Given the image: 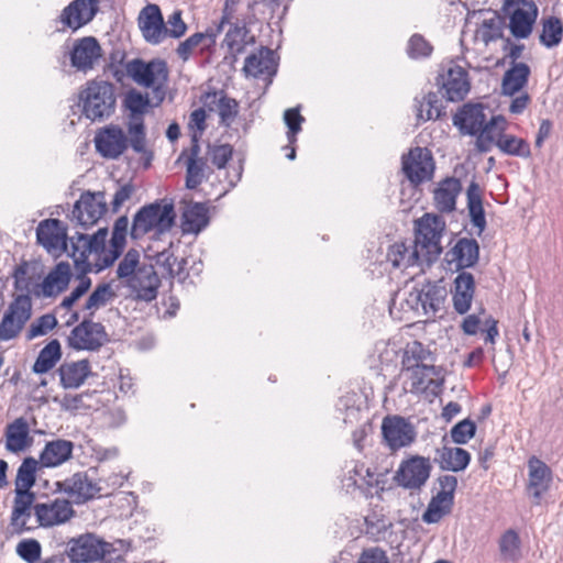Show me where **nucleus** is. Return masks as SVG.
I'll use <instances>...</instances> for the list:
<instances>
[{"mask_svg":"<svg viewBox=\"0 0 563 563\" xmlns=\"http://www.w3.org/2000/svg\"><path fill=\"white\" fill-rule=\"evenodd\" d=\"M129 220L125 216L114 222L112 235L107 245L108 229H99L92 236L78 233L73 238L71 257L82 272H100L111 266L122 254L126 244Z\"/></svg>","mask_w":563,"mask_h":563,"instance_id":"1","label":"nucleus"},{"mask_svg":"<svg viewBox=\"0 0 563 563\" xmlns=\"http://www.w3.org/2000/svg\"><path fill=\"white\" fill-rule=\"evenodd\" d=\"M431 352L419 341L407 343L401 357V375L405 388L426 398H435L441 395L444 376L441 368L433 364Z\"/></svg>","mask_w":563,"mask_h":563,"instance_id":"2","label":"nucleus"},{"mask_svg":"<svg viewBox=\"0 0 563 563\" xmlns=\"http://www.w3.org/2000/svg\"><path fill=\"white\" fill-rule=\"evenodd\" d=\"M508 122L503 115H494L488 121V129L475 141V147L481 153L492 150L493 145L509 156L528 158L531 156L530 144L522 137L507 134Z\"/></svg>","mask_w":563,"mask_h":563,"instance_id":"3","label":"nucleus"},{"mask_svg":"<svg viewBox=\"0 0 563 563\" xmlns=\"http://www.w3.org/2000/svg\"><path fill=\"white\" fill-rule=\"evenodd\" d=\"M66 554L71 563H123L112 543L89 532L71 538Z\"/></svg>","mask_w":563,"mask_h":563,"instance_id":"4","label":"nucleus"},{"mask_svg":"<svg viewBox=\"0 0 563 563\" xmlns=\"http://www.w3.org/2000/svg\"><path fill=\"white\" fill-rule=\"evenodd\" d=\"M124 68L135 84L152 89L156 104L163 102L169 75L166 62L162 59L144 62L134 58L125 63Z\"/></svg>","mask_w":563,"mask_h":563,"instance_id":"5","label":"nucleus"},{"mask_svg":"<svg viewBox=\"0 0 563 563\" xmlns=\"http://www.w3.org/2000/svg\"><path fill=\"white\" fill-rule=\"evenodd\" d=\"M445 221L441 216L424 213L415 221V241L421 261L431 263L442 253V238L445 231Z\"/></svg>","mask_w":563,"mask_h":563,"instance_id":"6","label":"nucleus"},{"mask_svg":"<svg viewBox=\"0 0 563 563\" xmlns=\"http://www.w3.org/2000/svg\"><path fill=\"white\" fill-rule=\"evenodd\" d=\"M82 113L91 121L109 118L115 109V87L106 80H89L80 91Z\"/></svg>","mask_w":563,"mask_h":563,"instance_id":"7","label":"nucleus"},{"mask_svg":"<svg viewBox=\"0 0 563 563\" xmlns=\"http://www.w3.org/2000/svg\"><path fill=\"white\" fill-rule=\"evenodd\" d=\"M174 206L167 202H155L143 207L133 219L131 235L134 239L153 232L161 235L169 231L175 222Z\"/></svg>","mask_w":563,"mask_h":563,"instance_id":"8","label":"nucleus"},{"mask_svg":"<svg viewBox=\"0 0 563 563\" xmlns=\"http://www.w3.org/2000/svg\"><path fill=\"white\" fill-rule=\"evenodd\" d=\"M123 107L129 112L128 133L131 146L135 152L143 153L145 151L144 115L151 107L148 95L131 89L124 96Z\"/></svg>","mask_w":563,"mask_h":563,"instance_id":"9","label":"nucleus"},{"mask_svg":"<svg viewBox=\"0 0 563 563\" xmlns=\"http://www.w3.org/2000/svg\"><path fill=\"white\" fill-rule=\"evenodd\" d=\"M33 302L29 294L12 296L0 321V341H10L20 335L32 317Z\"/></svg>","mask_w":563,"mask_h":563,"instance_id":"10","label":"nucleus"},{"mask_svg":"<svg viewBox=\"0 0 563 563\" xmlns=\"http://www.w3.org/2000/svg\"><path fill=\"white\" fill-rule=\"evenodd\" d=\"M446 290L444 287L428 283L413 287L405 298V305L415 312H422L427 320L434 319L444 308Z\"/></svg>","mask_w":563,"mask_h":563,"instance_id":"11","label":"nucleus"},{"mask_svg":"<svg viewBox=\"0 0 563 563\" xmlns=\"http://www.w3.org/2000/svg\"><path fill=\"white\" fill-rule=\"evenodd\" d=\"M401 168L415 187L432 179L435 164L432 153L427 147H413L401 157Z\"/></svg>","mask_w":563,"mask_h":563,"instance_id":"12","label":"nucleus"},{"mask_svg":"<svg viewBox=\"0 0 563 563\" xmlns=\"http://www.w3.org/2000/svg\"><path fill=\"white\" fill-rule=\"evenodd\" d=\"M432 464L429 457L411 455L401 461L394 475L398 486L406 489H420L430 477Z\"/></svg>","mask_w":563,"mask_h":563,"instance_id":"13","label":"nucleus"},{"mask_svg":"<svg viewBox=\"0 0 563 563\" xmlns=\"http://www.w3.org/2000/svg\"><path fill=\"white\" fill-rule=\"evenodd\" d=\"M108 205L104 191H84L73 209V218L84 229H89L107 213Z\"/></svg>","mask_w":563,"mask_h":563,"instance_id":"14","label":"nucleus"},{"mask_svg":"<svg viewBox=\"0 0 563 563\" xmlns=\"http://www.w3.org/2000/svg\"><path fill=\"white\" fill-rule=\"evenodd\" d=\"M439 490L431 498L422 519L427 523L440 521L445 515L450 514L454 493L457 487V478L453 475H442L438 478Z\"/></svg>","mask_w":563,"mask_h":563,"instance_id":"15","label":"nucleus"},{"mask_svg":"<svg viewBox=\"0 0 563 563\" xmlns=\"http://www.w3.org/2000/svg\"><path fill=\"white\" fill-rule=\"evenodd\" d=\"M440 91L449 101H462L471 89L468 73L462 66L450 62L443 66L438 78Z\"/></svg>","mask_w":563,"mask_h":563,"instance_id":"16","label":"nucleus"},{"mask_svg":"<svg viewBox=\"0 0 563 563\" xmlns=\"http://www.w3.org/2000/svg\"><path fill=\"white\" fill-rule=\"evenodd\" d=\"M382 433L391 451L411 445L417 438L415 427L400 416L385 417L382 422Z\"/></svg>","mask_w":563,"mask_h":563,"instance_id":"17","label":"nucleus"},{"mask_svg":"<svg viewBox=\"0 0 563 563\" xmlns=\"http://www.w3.org/2000/svg\"><path fill=\"white\" fill-rule=\"evenodd\" d=\"M35 494L14 495L9 522L12 534L20 536L40 527L35 519L32 520V516H35Z\"/></svg>","mask_w":563,"mask_h":563,"instance_id":"18","label":"nucleus"},{"mask_svg":"<svg viewBox=\"0 0 563 563\" xmlns=\"http://www.w3.org/2000/svg\"><path fill=\"white\" fill-rule=\"evenodd\" d=\"M76 511L65 498H55L35 504V523L42 528H53L68 522Z\"/></svg>","mask_w":563,"mask_h":563,"instance_id":"19","label":"nucleus"},{"mask_svg":"<svg viewBox=\"0 0 563 563\" xmlns=\"http://www.w3.org/2000/svg\"><path fill=\"white\" fill-rule=\"evenodd\" d=\"M67 341L75 350L96 351L107 341V332L101 323L85 319L70 331Z\"/></svg>","mask_w":563,"mask_h":563,"instance_id":"20","label":"nucleus"},{"mask_svg":"<svg viewBox=\"0 0 563 563\" xmlns=\"http://www.w3.org/2000/svg\"><path fill=\"white\" fill-rule=\"evenodd\" d=\"M124 131L119 125H107L100 129L95 136L97 152L104 158L115 159L121 156L129 146Z\"/></svg>","mask_w":563,"mask_h":563,"instance_id":"21","label":"nucleus"},{"mask_svg":"<svg viewBox=\"0 0 563 563\" xmlns=\"http://www.w3.org/2000/svg\"><path fill=\"white\" fill-rule=\"evenodd\" d=\"M98 12L96 0H74L63 9L58 16L62 30L77 31L88 24Z\"/></svg>","mask_w":563,"mask_h":563,"instance_id":"22","label":"nucleus"},{"mask_svg":"<svg viewBox=\"0 0 563 563\" xmlns=\"http://www.w3.org/2000/svg\"><path fill=\"white\" fill-rule=\"evenodd\" d=\"M4 448L13 454L30 450L34 443L31 426L25 417H18L9 422L3 431Z\"/></svg>","mask_w":563,"mask_h":563,"instance_id":"23","label":"nucleus"},{"mask_svg":"<svg viewBox=\"0 0 563 563\" xmlns=\"http://www.w3.org/2000/svg\"><path fill=\"white\" fill-rule=\"evenodd\" d=\"M56 489L68 495L77 504L95 498L100 492L98 484L85 472L75 473L64 481L56 482Z\"/></svg>","mask_w":563,"mask_h":563,"instance_id":"24","label":"nucleus"},{"mask_svg":"<svg viewBox=\"0 0 563 563\" xmlns=\"http://www.w3.org/2000/svg\"><path fill=\"white\" fill-rule=\"evenodd\" d=\"M67 229L58 219H46L36 229L37 242L49 253L60 254L67 247Z\"/></svg>","mask_w":563,"mask_h":563,"instance_id":"25","label":"nucleus"},{"mask_svg":"<svg viewBox=\"0 0 563 563\" xmlns=\"http://www.w3.org/2000/svg\"><path fill=\"white\" fill-rule=\"evenodd\" d=\"M73 272L67 262L57 263L35 288V297L51 298L65 291L71 279Z\"/></svg>","mask_w":563,"mask_h":563,"instance_id":"26","label":"nucleus"},{"mask_svg":"<svg viewBox=\"0 0 563 563\" xmlns=\"http://www.w3.org/2000/svg\"><path fill=\"white\" fill-rule=\"evenodd\" d=\"M199 154L200 145L198 140L194 137L191 145L184 148L178 158L186 166V187L188 189H196L202 184L206 176L207 159Z\"/></svg>","mask_w":563,"mask_h":563,"instance_id":"27","label":"nucleus"},{"mask_svg":"<svg viewBox=\"0 0 563 563\" xmlns=\"http://www.w3.org/2000/svg\"><path fill=\"white\" fill-rule=\"evenodd\" d=\"M102 56V48L93 36H85L75 41L70 52L71 66L77 70L88 71Z\"/></svg>","mask_w":563,"mask_h":563,"instance_id":"28","label":"nucleus"},{"mask_svg":"<svg viewBox=\"0 0 563 563\" xmlns=\"http://www.w3.org/2000/svg\"><path fill=\"white\" fill-rule=\"evenodd\" d=\"M538 7L532 0H519L510 14L509 29L517 38H527L532 32L538 18Z\"/></svg>","mask_w":563,"mask_h":563,"instance_id":"29","label":"nucleus"},{"mask_svg":"<svg viewBox=\"0 0 563 563\" xmlns=\"http://www.w3.org/2000/svg\"><path fill=\"white\" fill-rule=\"evenodd\" d=\"M453 123L463 134L482 135L488 129L482 104L466 103L454 115Z\"/></svg>","mask_w":563,"mask_h":563,"instance_id":"30","label":"nucleus"},{"mask_svg":"<svg viewBox=\"0 0 563 563\" xmlns=\"http://www.w3.org/2000/svg\"><path fill=\"white\" fill-rule=\"evenodd\" d=\"M139 26L148 43L158 44L166 38V25L157 4H147L142 9Z\"/></svg>","mask_w":563,"mask_h":563,"instance_id":"31","label":"nucleus"},{"mask_svg":"<svg viewBox=\"0 0 563 563\" xmlns=\"http://www.w3.org/2000/svg\"><path fill=\"white\" fill-rule=\"evenodd\" d=\"M136 292L137 298L152 301L157 296L159 278L152 264H143L137 273L125 283Z\"/></svg>","mask_w":563,"mask_h":563,"instance_id":"32","label":"nucleus"},{"mask_svg":"<svg viewBox=\"0 0 563 563\" xmlns=\"http://www.w3.org/2000/svg\"><path fill=\"white\" fill-rule=\"evenodd\" d=\"M462 191L461 180L455 177H446L440 180L432 191L434 208L440 213L453 212L456 208V199Z\"/></svg>","mask_w":563,"mask_h":563,"instance_id":"33","label":"nucleus"},{"mask_svg":"<svg viewBox=\"0 0 563 563\" xmlns=\"http://www.w3.org/2000/svg\"><path fill=\"white\" fill-rule=\"evenodd\" d=\"M529 479L528 489L531 492L536 504L540 503V499L544 493L550 488L552 482L551 468L537 456H531L528 461Z\"/></svg>","mask_w":563,"mask_h":563,"instance_id":"34","label":"nucleus"},{"mask_svg":"<svg viewBox=\"0 0 563 563\" xmlns=\"http://www.w3.org/2000/svg\"><path fill=\"white\" fill-rule=\"evenodd\" d=\"M203 102L209 111H217L220 123L230 126L239 114V103L223 91L207 92Z\"/></svg>","mask_w":563,"mask_h":563,"instance_id":"35","label":"nucleus"},{"mask_svg":"<svg viewBox=\"0 0 563 563\" xmlns=\"http://www.w3.org/2000/svg\"><path fill=\"white\" fill-rule=\"evenodd\" d=\"M60 385L65 389L80 387L91 375V365L88 360L65 361L57 369Z\"/></svg>","mask_w":563,"mask_h":563,"instance_id":"36","label":"nucleus"},{"mask_svg":"<svg viewBox=\"0 0 563 563\" xmlns=\"http://www.w3.org/2000/svg\"><path fill=\"white\" fill-rule=\"evenodd\" d=\"M74 451V443L69 440L56 439L46 442L40 453L38 462L41 467H57L67 462Z\"/></svg>","mask_w":563,"mask_h":563,"instance_id":"37","label":"nucleus"},{"mask_svg":"<svg viewBox=\"0 0 563 563\" xmlns=\"http://www.w3.org/2000/svg\"><path fill=\"white\" fill-rule=\"evenodd\" d=\"M253 43L254 37L250 36V31L245 26H231L222 41V47L227 49L224 59L234 64L239 56L245 53L247 45Z\"/></svg>","mask_w":563,"mask_h":563,"instance_id":"38","label":"nucleus"},{"mask_svg":"<svg viewBox=\"0 0 563 563\" xmlns=\"http://www.w3.org/2000/svg\"><path fill=\"white\" fill-rule=\"evenodd\" d=\"M475 294V280L471 273L463 272L454 279L452 291L453 306L457 313H466L472 305Z\"/></svg>","mask_w":563,"mask_h":563,"instance_id":"39","label":"nucleus"},{"mask_svg":"<svg viewBox=\"0 0 563 563\" xmlns=\"http://www.w3.org/2000/svg\"><path fill=\"white\" fill-rule=\"evenodd\" d=\"M531 68L526 63H512L505 71L501 79V93L504 96L514 97L521 92L527 86Z\"/></svg>","mask_w":563,"mask_h":563,"instance_id":"40","label":"nucleus"},{"mask_svg":"<svg viewBox=\"0 0 563 563\" xmlns=\"http://www.w3.org/2000/svg\"><path fill=\"white\" fill-rule=\"evenodd\" d=\"M437 462L444 471L461 472L468 466L471 454L462 448L443 445L437 450Z\"/></svg>","mask_w":563,"mask_h":563,"instance_id":"41","label":"nucleus"},{"mask_svg":"<svg viewBox=\"0 0 563 563\" xmlns=\"http://www.w3.org/2000/svg\"><path fill=\"white\" fill-rule=\"evenodd\" d=\"M479 247L474 239H460L449 252L456 269L472 267L478 261Z\"/></svg>","mask_w":563,"mask_h":563,"instance_id":"42","label":"nucleus"},{"mask_svg":"<svg viewBox=\"0 0 563 563\" xmlns=\"http://www.w3.org/2000/svg\"><path fill=\"white\" fill-rule=\"evenodd\" d=\"M209 223L208 208L203 203H191L186 207L181 217L184 233H199Z\"/></svg>","mask_w":563,"mask_h":563,"instance_id":"43","label":"nucleus"},{"mask_svg":"<svg viewBox=\"0 0 563 563\" xmlns=\"http://www.w3.org/2000/svg\"><path fill=\"white\" fill-rule=\"evenodd\" d=\"M243 70L247 76L255 78L271 75L274 71L272 51L261 48L257 53L251 54L245 58Z\"/></svg>","mask_w":563,"mask_h":563,"instance_id":"44","label":"nucleus"},{"mask_svg":"<svg viewBox=\"0 0 563 563\" xmlns=\"http://www.w3.org/2000/svg\"><path fill=\"white\" fill-rule=\"evenodd\" d=\"M13 287L22 294L35 296V288L40 285L38 276L34 272V267L26 261H22L16 265L12 273Z\"/></svg>","mask_w":563,"mask_h":563,"instance_id":"45","label":"nucleus"},{"mask_svg":"<svg viewBox=\"0 0 563 563\" xmlns=\"http://www.w3.org/2000/svg\"><path fill=\"white\" fill-rule=\"evenodd\" d=\"M40 462L32 456L25 457L18 468L14 482V495L35 494L31 490L36 481V471Z\"/></svg>","mask_w":563,"mask_h":563,"instance_id":"46","label":"nucleus"},{"mask_svg":"<svg viewBox=\"0 0 563 563\" xmlns=\"http://www.w3.org/2000/svg\"><path fill=\"white\" fill-rule=\"evenodd\" d=\"M186 260L178 258L170 251H163L156 257V265L165 278H186Z\"/></svg>","mask_w":563,"mask_h":563,"instance_id":"47","label":"nucleus"},{"mask_svg":"<svg viewBox=\"0 0 563 563\" xmlns=\"http://www.w3.org/2000/svg\"><path fill=\"white\" fill-rule=\"evenodd\" d=\"M62 357V346L58 340H51L38 353L32 371L35 374H45L55 367Z\"/></svg>","mask_w":563,"mask_h":563,"instance_id":"48","label":"nucleus"},{"mask_svg":"<svg viewBox=\"0 0 563 563\" xmlns=\"http://www.w3.org/2000/svg\"><path fill=\"white\" fill-rule=\"evenodd\" d=\"M500 37H503V23L496 12L490 13L488 18H484L474 34L475 42H481L485 46Z\"/></svg>","mask_w":563,"mask_h":563,"instance_id":"49","label":"nucleus"},{"mask_svg":"<svg viewBox=\"0 0 563 563\" xmlns=\"http://www.w3.org/2000/svg\"><path fill=\"white\" fill-rule=\"evenodd\" d=\"M387 260L394 267H409L421 261V255L415 244L413 250L411 251L406 243L397 242L390 245L387 253Z\"/></svg>","mask_w":563,"mask_h":563,"instance_id":"50","label":"nucleus"},{"mask_svg":"<svg viewBox=\"0 0 563 563\" xmlns=\"http://www.w3.org/2000/svg\"><path fill=\"white\" fill-rule=\"evenodd\" d=\"M467 208L472 222L475 227L483 229L486 224L483 208L482 189L479 185L472 181L466 190Z\"/></svg>","mask_w":563,"mask_h":563,"instance_id":"51","label":"nucleus"},{"mask_svg":"<svg viewBox=\"0 0 563 563\" xmlns=\"http://www.w3.org/2000/svg\"><path fill=\"white\" fill-rule=\"evenodd\" d=\"M540 43L545 47L558 46L563 38V22L556 16H548L541 20Z\"/></svg>","mask_w":563,"mask_h":563,"instance_id":"52","label":"nucleus"},{"mask_svg":"<svg viewBox=\"0 0 563 563\" xmlns=\"http://www.w3.org/2000/svg\"><path fill=\"white\" fill-rule=\"evenodd\" d=\"M143 266L140 262V252L131 249L129 250L121 262L119 263L117 274L118 278L129 282L137 271Z\"/></svg>","mask_w":563,"mask_h":563,"instance_id":"53","label":"nucleus"},{"mask_svg":"<svg viewBox=\"0 0 563 563\" xmlns=\"http://www.w3.org/2000/svg\"><path fill=\"white\" fill-rule=\"evenodd\" d=\"M57 325V319L53 313H45L36 318L26 330V340L31 341L48 334Z\"/></svg>","mask_w":563,"mask_h":563,"instance_id":"54","label":"nucleus"},{"mask_svg":"<svg viewBox=\"0 0 563 563\" xmlns=\"http://www.w3.org/2000/svg\"><path fill=\"white\" fill-rule=\"evenodd\" d=\"M499 550L504 559L516 561L520 555V539L518 533L509 529L499 540Z\"/></svg>","mask_w":563,"mask_h":563,"instance_id":"55","label":"nucleus"},{"mask_svg":"<svg viewBox=\"0 0 563 563\" xmlns=\"http://www.w3.org/2000/svg\"><path fill=\"white\" fill-rule=\"evenodd\" d=\"M112 296L113 294L109 285H99L88 297L85 309L89 311V316H92L96 310L106 306Z\"/></svg>","mask_w":563,"mask_h":563,"instance_id":"56","label":"nucleus"},{"mask_svg":"<svg viewBox=\"0 0 563 563\" xmlns=\"http://www.w3.org/2000/svg\"><path fill=\"white\" fill-rule=\"evenodd\" d=\"M476 432V424L470 419L457 422L450 431L451 439L456 444L467 443Z\"/></svg>","mask_w":563,"mask_h":563,"instance_id":"57","label":"nucleus"},{"mask_svg":"<svg viewBox=\"0 0 563 563\" xmlns=\"http://www.w3.org/2000/svg\"><path fill=\"white\" fill-rule=\"evenodd\" d=\"M284 120L288 128L287 139L290 145H294L297 141V134L301 131V124L305 121L300 114L299 109L290 108L284 113Z\"/></svg>","mask_w":563,"mask_h":563,"instance_id":"58","label":"nucleus"},{"mask_svg":"<svg viewBox=\"0 0 563 563\" xmlns=\"http://www.w3.org/2000/svg\"><path fill=\"white\" fill-rule=\"evenodd\" d=\"M441 115V109L438 106V100L434 95H429L423 97L421 101H419L417 108V117L419 120L429 121L435 120Z\"/></svg>","mask_w":563,"mask_h":563,"instance_id":"59","label":"nucleus"},{"mask_svg":"<svg viewBox=\"0 0 563 563\" xmlns=\"http://www.w3.org/2000/svg\"><path fill=\"white\" fill-rule=\"evenodd\" d=\"M18 555L27 563H34L40 560L42 548L37 540L25 539L16 545Z\"/></svg>","mask_w":563,"mask_h":563,"instance_id":"60","label":"nucleus"},{"mask_svg":"<svg viewBox=\"0 0 563 563\" xmlns=\"http://www.w3.org/2000/svg\"><path fill=\"white\" fill-rule=\"evenodd\" d=\"M209 38L210 44L214 43V36H208L205 33H195L187 40L181 42L177 47V54L184 60L188 59L195 48H197L205 40Z\"/></svg>","mask_w":563,"mask_h":563,"instance_id":"61","label":"nucleus"},{"mask_svg":"<svg viewBox=\"0 0 563 563\" xmlns=\"http://www.w3.org/2000/svg\"><path fill=\"white\" fill-rule=\"evenodd\" d=\"M432 49L431 44L420 34H413L409 38L407 53L411 58L428 57Z\"/></svg>","mask_w":563,"mask_h":563,"instance_id":"62","label":"nucleus"},{"mask_svg":"<svg viewBox=\"0 0 563 563\" xmlns=\"http://www.w3.org/2000/svg\"><path fill=\"white\" fill-rule=\"evenodd\" d=\"M76 268L80 271L82 276L79 277V283L77 287L70 292L69 296L65 297L60 303V308L64 309H71L74 303L89 289L91 282L90 278L86 276L88 272H82L78 266L75 264Z\"/></svg>","mask_w":563,"mask_h":563,"instance_id":"63","label":"nucleus"},{"mask_svg":"<svg viewBox=\"0 0 563 563\" xmlns=\"http://www.w3.org/2000/svg\"><path fill=\"white\" fill-rule=\"evenodd\" d=\"M181 14L183 13L180 10H176L168 16V20L165 23L166 37L169 36V37L178 38L186 33L187 25L183 21Z\"/></svg>","mask_w":563,"mask_h":563,"instance_id":"64","label":"nucleus"}]
</instances>
